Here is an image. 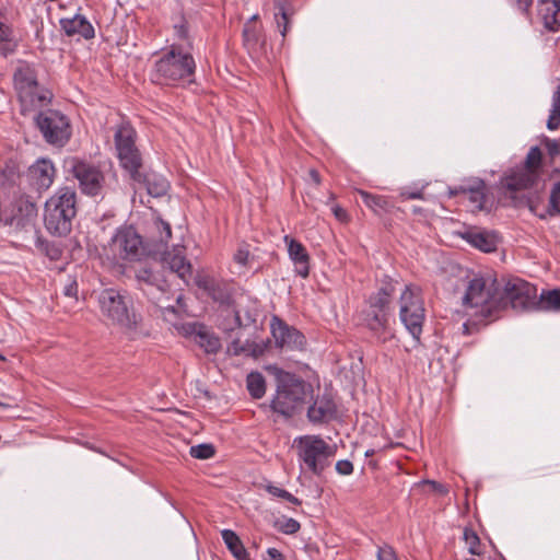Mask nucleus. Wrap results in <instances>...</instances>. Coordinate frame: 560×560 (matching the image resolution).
<instances>
[{
    "label": "nucleus",
    "mask_w": 560,
    "mask_h": 560,
    "mask_svg": "<svg viewBox=\"0 0 560 560\" xmlns=\"http://www.w3.org/2000/svg\"><path fill=\"white\" fill-rule=\"evenodd\" d=\"M377 560H398V558L390 546L384 545L382 547H378Z\"/></svg>",
    "instance_id": "obj_45"
},
{
    "label": "nucleus",
    "mask_w": 560,
    "mask_h": 560,
    "mask_svg": "<svg viewBox=\"0 0 560 560\" xmlns=\"http://www.w3.org/2000/svg\"><path fill=\"white\" fill-rule=\"evenodd\" d=\"M299 459L313 474L319 476L331 464L335 446L319 435H304L295 439Z\"/></svg>",
    "instance_id": "obj_7"
},
{
    "label": "nucleus",
    "mask_w": 560,
    "mask_h": 560,
    "mask_svg": "<svg viewBox=\"0 0 560 560\" xmlns=\"http://www.w3.org/2000/svg\"><path fill=\"white\" fill-rule=\"evenodd\" d=\"M75 214V191L69 187L59 188L45 203V226L50 234L66 236L71 232Z\"/></svg>",
    "instance_id": "obj_5"
},
{
    "label": "nucleus",
    "mask_w": 560,
    "mask_h": 560,
    "mask_svg": "<svg viewBox=\"0 0 560 560\" xmlns=\"http://www.w3.org/2000/svg\"><path fill=\"white\" fill-rule=\"evenodd\" d=\"M0 406H4L2 402H0Z\"/></svg>",
    "instance_id": "obj_60"
},
{
    "label": "nucleus",
    "mask_w": 560,
    "mask_h": 560,
    "mask_svg": "<svg viewBox=\"0 0 560 560\" xmlns=\"http://www.w3.org/2000/svg\"><path fill=\"white\" fill-rule=\"evenodd\" d=\"M280 529L284 534H295L300 529V523L294 518H288L281 525Z\"/></svg>",
    "instance_id": "obj_48"
},
{
    "label": "nucleus",
    "mask_w": 560,
    "mask_h": 560,
    "mask_svg": "<svg viewBox=\"0 0 560 560\" xmlns=\"http://www.w3.org/2000/svg\"><path fill=\"white\" fill-rule=\"evenodd\" d=\"M36 125L45 140L51 144L63 145L70 138L68 118L57 110H44L36 116Z\"/></svg>",
    "instance_id": "obj_14"
},
{
    "label": "nucleus",
    "mask_w": 560,
    "mask_h": 560,
    "mask_svg": "<svg viewBox=\"0 0 560 560\" xmlns=\"http://www.w3.org/2000/svg\"><path fill=\"white\" fill-rule=\"evenodd\" d=\"M13 82L23 115L42 108L49 103L50 93L39 86L36 71L31 65L21 63L14 71Z\"/></svg>",
    "instance_id": "obj_6"
},
{
    "label": "nucleus",
    "mask_w": 560,
    "mask_h": 560,
    "mask_svg": "<svg viewBox=\"0 0 560 560\" xmlns=\"http://www.w3.org/2000/svg\"><path fill=\"white\" fill-rule=\"evenodd\" d=\"M500 291L503 295L501 308L508 305L516 311L535 308L537 290L529 282L520 278H512L500 288Z\"/></svg>",
    "instance_id": "obj_13"
},
{
    "label": "nucleus",
    "mask_w": 560,
    "mask_h": 560,
    "mask_svg": "<svg viewBox=\"0 0 560 560\" xmlns=\"http://www.w3.org/2000/svg\"><path fill=\"white\" fill-rule=\"evenodd\" d=\"M243 326V322L238 311H233V319L232 323L223 324L224 330H233L234 328H238Z\"/></svg>",
    "instance_id": "obj_50"
},
{
    "label": "nucleus",
    "mask_w": 560,
    "mask_h": 560,
    "mask_svg": "<svg viewBox=\"0 0 560 560\" xmlns=\"http://www.w3.org/2000/svg\"><path fill=\"white\" fill-rule=\"evenodd\" d=\"M336 471L339 475L348 476L353 472V464L348 459H341L336 463Z\"/></svg>",
    "instance_id": "obj_46"
},
{
    "label": "nucleus",
    "mask_w": 560,
    "mask_h": 560,
    "mask_svg": "<svg viewBox=\"0 0 560 560\" xmlns=\"http://www.w3.org/2000/svg\"><path fill=\"white\" fill-rule=\"evenodd\" d=\"M136 130L129 122L119 125L114 135L115 148L120 165L135 180H141V154L136 145Z\"/></svg>",
    "instance_id": "obj_10"
},
{
    "label": "nucleus",
    "mask_w": 560,
    "mask_h": 560,
    "mask_svg": "<svg viewBox=\"0 0 560 560\" xmlns=\"http://www.w3.org/2000/svg\"><path fill=\"white\" fill-rule=\"evenodd\" d=\"M233 260L238 267L244 270L253 266L254 256L250 254L247 244H241L233 255Z\"/></svg>",
    "instance_id": "obj_37"
},
{
    "label": "nucleus",
    "mask_w": 560,
    "mask_h": 560,
    "mask_svg": "<svg viewBox=\"0 0 560 560\" xmlns=\"http://www.w3.org/2000/svg\"><path fill=\"white\" fill-rule=\"evenodd\" d=\"M560 127V80L552 94L551 107L547 120V128L549 130H557Z\"/></svg>",
    "instance_id": "obj_32"
},
{
    "label": "nucleus",
    "mask_w": 560,
    "mask_h": 560,
    "mask_svg": "<svg viewBox=\"0 0 560 560\" xmlns=\"http://www.w3.org/2000/svg\"><path fill=\"white\" fill-rule=\"evenodd\" d=\"M69 173L78 180L79 188L91 197L102 196L106 188V175L92 162L71 158L68 161Z\"/></svg>",
    "instance_id": "obj_12"
},
{
    "label": "nucleus",
    "mask_w": 560,
    "mask_h": 560,
    "mask_svg": "<svg viewBox=\"0 0 560 560\" xmlns=\"http://www.w3.org/2000/svg\"><path fill=\"white\" fill-rule=\"evenodd\" d=\"M537 16L544 27L552 33L560 31V0H538Z\"/></svg>",
    "instance_id": "obj_22"
},
{
    "label": "nucleus",
    "mask_w": 560,
    "mask_h": 560,
    "mask_svg": "<svg viewBox=\"0 0 560 560\" xmlns=\"http://www.w3.org/2000/svg\"><path fill=\"white\" fill-rule=\"evenodd\" d=\"M536 310L560 312V289L544 290L536 301Z\"/></svg>",
    "instance_id": "obj_29"
},
{
    "label": "nucleus",
    "mask_w": 560,
    "mask_h": 560,
    "mask_svg": "<svg viewBox=\"0 0 560 560\" xmlns=\"http://www.w3.org/2000/svg\"><path fill=\"white\" fill-rule=\"evenodd\" d=\"M270 329L275 343L284 350H302L305 346V337L296 328L289 326L278 316H272Z\"/></svg>",
    "instance_id": "obj_17"
},
{
    "label": "nucleus",
    "mask_w": 560,
    "mask_h": 560,
    "mask_svg": "<svg viewBox=\"0 0 560 560\" xmlns=\"http://www.w3.org/2000/svg\"><path fill=\"white\" fill-rule=\"evenodd\" d=\"M185 335H195L196 342L207 352L215 354L221 348L220 339L208 331L202 325L187 324L183 326Z\"/></svg>",
    "instance_id": "obj_23"
},
{
    "label": "nucleus",
    "mask_w": 560,
    "mask_h": 560,
    "mask_svg": "<svg viewBox=\"0 0 560 560\" xmlns=\"http://www.w3.org/2000/svg\"><path fill=\"white\" fill-rule=\"evenodd\" d=\"M36 217V205L30 198L21 196L12 202L10 213L4 218V224L16 231L35 232Z\"/></svg>",
    "instance_id": "obj_16"
},
{
    "label": "nucleus",
    "mask_w": 560,
    "mask_h": 560,
    "mask_svg": "<svg viewBox=\"0 0 560 560\" xmlns=\"http://www.w3.org/2000/svg\"><path fill=\"white\" fill-rule=\"evenodd\" d=\"M399 198L402 201L410 199H423V191L422 189L409 190L404 188L399 194Z\"/></svg>",
    "instance_id": "obj_47"
},
{
    "label": "nucleus",
    "mask_w": 560,
    "mask_h": 560,
    "mask_svg": "<svg viewBox=\"0 0 560 560\" xmlns=\"http://www.w3.org/2000/svg\"><path fill=\"white\" fill-rule=\"evenodd\" d=\"M174 33H175V36L178 38V39H182V40H186L187 42V45L184 46L185 48L189 49L191 48V43L189 40V36H188V26H187V22L185 21L184 18L180 19V21L176 24H174Z\"/></svg>",
    "instance_id": "obj_44"
},
{
    "label": "nucleus",
    "mask_w": 560,
    "mask_h": 560,
    "mask_svg": "<svg viewBox=\"0 0 560 560\" xmlns=\"http://www.w3.org/2000/svg\"><path fill=\"white\" fill-rule=\"evenodd\" d=\"M78 293V283L75 281H72L70 284H68L65 288V294L67 296H75Z\"/></svg>",
    "instance_id": "obj_55"
},
{
    "label": "nucleus",
    "mask_w": 560,
    "mask_h": 560,
    "mask_svg": "<svg viewBox=\"0 0 560 560\" xmlns=\"http://www.w3.org/2000/svg\"><path fill=\"white\" fill-rule=\"evenodd\" d=\"M503 295L495 278L475 276L468 281L462 299L463 306L471 310V315L490 317L502 306Z\"/></svg>",
    "instance_id": "obj_3"
},
{
    "label": "nucleus",
    "mask_w": 560,
    "mask_h": 560,
    "mask_svg": "<svg viewBox=\"0 0 560 560\" xmlns=\"http://www.w3.org/2000/svg\"><path fill=\"white\" fill-rule=\"evenodd\" d=\"M267 491L268 493H270L272 497H277V498H280V499H283L290 503H293L295 505H300L301 504V501L294 497L293 494H291L289 491L282 489V488H279V487H276V486H267Z\"/></svg>",
    "instance_id": "obj_43"
},
{
    "label": "nucleus",
    "mask_w": 560,
    "mask_h": 560,
    "mask_svg": "<svg viewBox=\"0 0 560 560\" xmlns=\"http://www.w3.org/2000/svg\"><path fill=\"white\" fill-rule=\"evenodd\" d=\"M13 32L10 26L0 22V42H9L12 39Z\"/></svg>",
    "instance_id": "obj_51"
},
{
    "label": "nucleus",
    "mask_w": 560,
    "mask_h": 560,
    "mask_svg": "<svg viewBox=\"0 0 560 560\" xmlns=\"http://www.w3.org/2000/svg\"><path fill=\"white\" fill-rule=\"evenodd\" d=\"M306 396L305 382L288 375L280 380L270 407L278 415L291 418L302 409Z\"/></svg>",
    "instance_id": "obj_9"
},
{
    "label": "nucleus",
    "mask_w": 560,
    "mask_h": 560,
    "mask_svg": "<svg viewBox=\"0 0 560 560\" xmlns=\"http://www.w3.org/2000/svg\"><path fill=\"white\" fill-rule=\"evenodd\" d=\"M337 418V405L331 392L318 393L307 409V419L314 424L328 423Z\"/></svg>",
    "instance_id": "obj_18"
},
{
    "label": "nucleus",
    "mask_w": 560,
    "mask_h": 560,
    "mask_svg": "<svg viewBox=\"0 0 560 560\" xmlns=\"http://www.w3.org/2000/svg\"><path fill=\"white\" fill-rule=\"evenodd\" d=\"M395 288L387 283L372 293L366 300V307L362 311L364 326L380 342L385 343L393 339L394 318L392 315V302Z\"/></svg>",
    "instance_id": "obj_2"
},
{
    "label": "nucleus",
    "mask_w": 560,
    "mask_h": 560,
    "mask_svg": "<svg viewBox=\"0 0 560 560\" xmlns=\"http://www.w3.org/2000/svg\"><path fill=\"white\" fill-rule=\"evenodd\" d=\"M424 485H428L433 491L439 492L441 494L447 493L446 487L442 483L434 481V480H425Z\"/></svg>",
    "instance_id": "obj_53"
},
{
    "label": "nucleus",
    "mask_w": 560,
    "mask_h": 560,
    "mask_svg": "<svg viewBox=\"0 0 560 560\" xmlns=\"http://www.w3.org/2000/svg\"><path fill=\"white\" fill-rule=\"evenodd\" d=\"M54 177H55V166L49 160H46V159L37 160L28 168L30 182L38 190L49 188L54 182Z\"/></svg>",
    "instance_id": "obj_21"
},
{
    "label": "nucleus",
    "mask_w": 560,
    "mask_h": 560,
    "mask_svg": "<svg viewBox=\"0 0 560 560\" xmlns=\"http://www.w3.org/2000/svg\"><path fill=\"white\" fill-rule=\"evenodd\" d=\"M276 13H275V20L277 22L278 30L282 37L285 36L289 27V15L285 10V4L282 1H277L276 3Z\"/></svg>",
    "instance_id": "obj_38"
},
{
    "label": "nucleus",
    "mask_w": 560,
    "mask_h": 560,
    "mask_svg": "<svg viewBox=\"0 0 560 560\" xmlns=\"http://www.w3.org/2000/svg\"><path fill=\"white\" fill-rule=\"evenodd\" d=\"M541 152L538 147L529 149L523 165L515 167L502 180L505 189L514 192L538 185Z\"/></svg>",
    "instance_id": "obj_11"
},
{
    "label": "nucleus",
    "mask_w": 560,
    "mask_h": 560,
    "mask_svg": "<svg viewBox=\"0 0 560 560\" xmlns=\"http://www.w3.org/2000/svg\"><path fill=\"white\" fill-rule=\"evenodd\" d=\"M450 195H464L474 208L481 210L486 201V184L480 178H469L464 180L460 185L450 188Z\"/></svg>",
    "instance_id": "obj_19"
},
{
    "label": "nucleus",
    "mask_w": 560,
    "mask_h": 560,
    "mask_svg": "<svg viewBox=\"0 0 560 560\" xmlns=\"http://www.w3.org/2000/svg\"><path fill=\"white\" fill-rule=\"evenodd\" d=\"M136 279L142 290H144L143 285L155 287L161 291L165 290L166 287V281L149 268L139 269L136 273Z\"/></svg>",
    "instance_id": "obj_31"
},
{
    "label": "nucleus",
    "mask_w": 560,
    "mask_h": 560,
    "mask_svg": "<svg viewBox=\"0 0 560 560\" xmlns=\"http://www.w3.org/2000/svg\"><path fill=\"white\" fill-rule=\"evenodd\" d=\"M374 454H375V450H374V448H369V450H366V451H365V454H364V455H365L366 457H371V456H373Z\"/></svg>",
    "instance_id": "obj_57"
},
{
    "label": "nucleus",
    "mask_w": 560,
    "mask_h": 560,
    "mask_svg": "<svg viewBox=\"0 0 560 560\" xmlns=\"http://www.w3.org/2000/svg\"><path fill=\"white\" fill-rule=\"evenodd\" d=\"M153 224H154V229L160 233L159 242L161 244H167V242L172 237L171 225L167 222H165L162 219H160V218L154 220Z\"/></svg>",
    "instance_id": "obj_42"
},
{
    "label": "nucleus",
    "mask_w": 560,
    "mask_h": 560,
    "mask_svg": "<svg viewBox=\"0 0 560 560\" xmlns=\"http://www.w3.org/2000/svg\"><path fill=\"white\" fill-rule=\"evenodd\" d=\"M36 240L35 246L36 248L44 255H46L50 260H58L62 255L61 248L55 244L50 243L47 240L43 238L37 231H35Z\"/></svg>",
    "instance_id": "obj_35"
},
{
    "label": "nucleus",
    "mask_w": 560,
    "mask_h": 560,
    "mask_svg": "<svg viewBox=\"0 0 560 560\" xmlns=\"http://www.w3.org/2000/svg\"><path fill=\"white\" fill-rule=\"evenodd\" d=\"M266 560H284V557L277 548H268Z\"/></svg>",
    "instance_id": "obj_54"
},
{
    "label": "nucleus",
    "mask_w": 560,
    "mask_h": 560,
    "mask_svg": "<svg viewBox=\"0 0 560 560\" xmlns=\"http://www.w3.org/2000/svg\"><path fill=\"white\" fill-rule=\"evenodd\" d=\"M509 3L527 14L533 4V0H509Z\"/></svg>",
    "instance_id": "obj_49"
},
{
    "label": "nucleus",
    "mask_w": 560,
    "mask_h": 560,
    "mask_svg": "<svg viewBox=\"0 0 560 560\" xmlns=\"http://www.w3.org/2000/svg\"><path fill=\"white\" fill-rule=\"evenodd\" d=\"M221 536L228 549L236 558V560H250L249 553L245 549L242 540L235 532L232 529H223L221 532Z\"/></svg>",
    "instance_id": "obj_28"
},
{
    "label": "nucleus",
    "mask_w": 560,
    "mask_h": 560,
    "mask_svg": "<svg viewBox=\"0 0 560 560\" xmlns=\"http://www.w3.org/2000/svg\"><path fill=\"white\" fill-rule=\"evenodd\" d=\"M548 213L550 215L560 214V182L556 183L551 189Z\"/></svg>",
    "instance_id": "obj_40"
},
{
    "label": "nucleus",
    "mask_w": 560,
    "mask_h": 560,
    "mask_svg": "<svg viewBox=\"0 0 560 560\" xmlns=\"http://www.w3.org/2000/svg\"><path fill=\"white\" fill-rule=\"evenodd\" d=\"M196 284L199 289L206 291L213 300L222 302V293L220 292L219 284L213 278L199 276L196 278Z\"/></svg>",
    "instance_id": "obj_36"
},
{
    "label": "nucleus",
    "mask_w": 560,
    "mask_h": 560,
    "mask_svg": "<svg viewBox=\"0 0 560 560\" xmlns=\"http://www.w3.org/2000/svg\"><path fill=\"white\" fill-rule=\"evenodd\" d=\"M529 209H530V210H534V206H533V203H532V202L529 203Z\"/></svg>",
    "instance_id": "obj_59"
},
{
    "label": "nucleus",
    "mask_w": 560,
    "mask_h": 560,
    "mask_svg": "<svg viewBox=\"0 0 560 560\" xmlns=\"http://www.w3.org/2000/svg\"><path fill=\"white\" fill-rule=\"evenodd\" d=\"M331 211L337 220H339L341 222H346L348 220L347 211L343 208H341L339 205L332 206Z\"/></svg>",
    "instance_id": "obj_52"
},
{
    "label": "nucleus",
    "mask_w": 560,
    "mask_h": 560,
    "mask_svg": "<svg viewBox=\"0 0 560 560\" xmlns=\"http://www.w3.org/2000/svg\"><path fill=\"white\" fill-rule=\"evenodd\" d=\"M358 194L362 198L364 205L376 214L389 212L393 208L392 202L386 196L371 194L361 189L358 190Z\"/></svg>",
    "instance_id": "obj_27"
},
{
    "label": "nucleus",
    "mask_w": 560,
    "mask_h": 560,
    "mask_svg": "<svg viewBox=\"0 0 560 560\" xmlns=\"http://www.w3.org/2000/svg\"><path fill=\"white\" fill-rule=\"evenodd\" d=\"M283 241L288 247L289 258L294 265V271L298 276L305 279L310 276L311 257L306 247L298 240L285 235Z\"/></svg>",
    "instance_id": "obj_20"
},
{
    "label": "nucleus",
    "mask_w": 560,
    "mask_h": 560,
    "mask_svg": "<svg viewBox=\"0 0 560 560\" xmlns=\"http://www.w3.org/2000/svg\"><path fill=\"white\" fill-rule=\"evenodd\" d=\"M5 358L0 353V361H4Z\"/></svg>",
    "instance_id": "obj_58"
},
{
    "label": "nucleus",
    "mask_w": 560,
    "mask_h": 560,
    "mask_svg": "<svg viewBox=\"0 0 560 560\" xmlns=\"http://www.w3.org/2000/svg\"><path fill=\"white\" fill-rule=\"evenodd\" d=\"M196 62L189 49L180 44H172L159 59L155 60L151 79L154 83L173 85L177 82H192Z\"/></svg>",
    "instance_id": "obj_1"
},
{
    "label": "nucleus",
    "mask_w": 560,
    "mask_h": 560,
    "mask_svg": "<svg viewBox=\"0 0 560 560\" xmlns=\"http://www.w3.org/2000/svg\"><path fill=\"white\" fill-rule=\"evenodd\" d=\"M399 318L409 334L419 340L425 318L422 290L416 284H407L399 298Z\"/></svg>",
    "instance_id": "obj_8"
},
{
    "label": "nucleus",
    "mask_w": 560,
    "mask_h": 560,
    "mask_svg": "<svg viewBox=\"0 0 560 560\" xmlns=\"http://www.w3.org/2000/svg\"><path fill=\"white\" fill-rule=\"evenodd\" d=\"M143 184L145 185L147 191L153 197L164 196L170 187L168 182L161 175L155 173H149L143 176Z\"/></svg>",
    "instance_id": "obj_30"
},
{
    "label": "nucleus",
    "mask_w": 560,
    "mask_h": 560,
    "mask_svg": "<svg viewBox=\"0 0 560 560\" xmlns=\"http://www.w3.org/2000/svg\"><path fill=\"white\" fill-rule=\"evenodd\" d=\"M109 247L115 256L124 260H137L143 253L142 238L132 226L118 229Z\"/></svg>",
    "instance_id": "obj_15"
},
{
    "label": "nucleus",
    "mask_w": 560,
    "mask_h": 560,
    "mask_svg": "<svg viewBox=\"0 0 560 560\" xmlns=\"http://www.w3.org/2000/svg\"><path fill=\"white\" fill-rule=\"evenodd\" d=\"M257 346L254 342L245 341L242 342L240 339H234L226 349L228 354L230 355H254L256 357L260 350H257Z\"/></svg>",
    "instance_id": "obj_33"
},
{
    "label": "nucleus",
    "mask_w": 560,
    "mask_h": 560,
    "mask_svg": "<svg viewBox=\"0 0 560 560\" xmlns=\"http://www.w3.org/2000/svg\"><path fill=\"white\" fill-rule=\"evenodd\" d=\"M464 238L474 247L489 253L497 248V236L489 232H466Z\"/></svg>",
    "instance_id": "obj_26"
},
{
    "label": "nucleus",
    "mask_w": 560,
    "mask_h": 560,
    "mask_svg": "<svg viewBox=\"0 0 560 560\" xmlns=\"http://www.w3.org/2000/svg\"><path fill=\"white\" fill-rule=\"evenodd\" d=\"M190 455L198 459H208L214 455V447L211 444H198L190 447Z\"/></svg>",
    "instance_id": "obj_41"
},
{
    "label": "nucleus",
    "mask_w": 560,
    "mask_h": 560,
    "mask_svg": "<svg viewBox=\"0 0 560 560\" xmlns=\"http://www.w3.org/2000/svg\"><path fill=\"white\" fill-rule=\"evenodd\" d=\"M247 389L250 396L255 399L261 398L266 393V382L262 374L258 372H252L248 374L247 380Z\"/></svg>",
    "instance_id": "obj_34"
},
{
    "label": "nucleus",
    "mask_w": 560,
    "mask_h": 560,
    "mask_svg": "<svg viewBox=\"0 0 560 560\" xmlns=\"http://www.w3.org/2000/svg\"><path fill=\"white\" fill-rule=\"evenodd\" d=\"M102 316L110 325L118 326L127 332L136 331L140 317L133 310L130 295L115 288L102 290L97 295Z\"/></svg>",
    "instance_id": "obj_4"
},
{
    "label": "nucleus",
    "mask_w": 560,
    "mask_h": 560,
    "mask_svg": "<svg viewBox=\"0 0 560 560\" xmlns=\"http://www.w3.org/2000/svg\"><path fill=\"white\" fill-rule=\"evenodd\" d=\"M310 176L311 178L313 179V182L316 184V185H319L320 184V177H319V174L317 171L315 170H311L310 171Z\"/></svg>",
    "instance_id": "obj_56"
},
{
    "label": "nucleus",
    "mask_w": 560,
    "mask_h": 560,
    "mask_svg": "<svg viewBox=\"0 0 560 560\" xmlns=\"http://www.w3.org/2000/svg\"><path fill=\"white\" fill-rule=\"evenodd\" d=\"M60 26L68 36L81 35L85 39H91L95 35L92 24L81 14H75L71 19H61Z\"/></svg>",
    "instance_id": "obj_25"
},
{
    "label": "nucleus",
    "mask_w": 560,
    "mask_h": 560,
    "mask_svg": "<svg viewBox=\"0 0 560 560\" xmlns=\"http://www.w3.org/2000/svg\"><path fill=\"white\" fill-rule=\"evenodd\" d=\"M162 260L165 267L185 282L190 277L191 265L187 261L183 248H175L172 252L164 253Z\"/></svg>",
    "instance_id": "obj_24"
},
{
    "label": "nucleus",
    "mask_w": 560,
    "mask_h": 560,
    "mask_svg": "<svg viewBox=\"0 0 560 560\" xmlns=\"http://www.w3.org/2000/svg\"><path fill=\"white\" fill-rule=\"evenodd\" d=\"M464 540L468 547L469 553L474 556H480L482 553L480 539L474 530L466 528L464 530Z\"/></svg>",
    "instance_id": "obj_39"
}]
</instances>
